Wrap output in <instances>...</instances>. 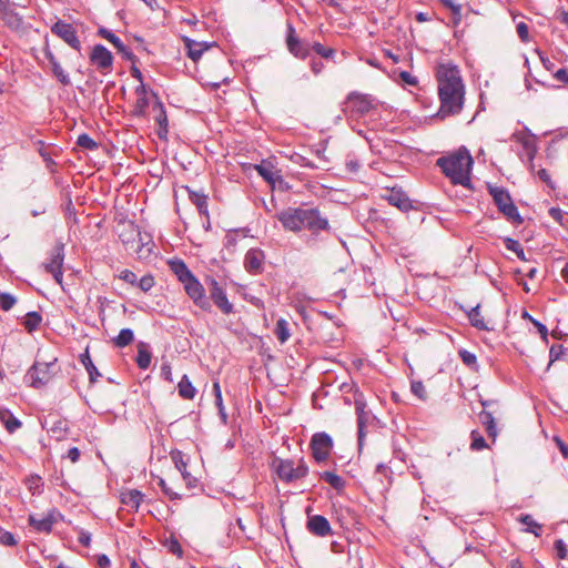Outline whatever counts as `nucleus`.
<instances>
[{"label":"nucleus","mask_w":568,"mask_h":568,"mask_svg":"<svg viewBox=\"0 0 568 568\" xmlns=\"http://www.w3.org/2000/svg\"><path fill=\"white\" fill-rule=\"evenodd\" d=\"M436 81L440 102L437 116L445 119L460 113L466 89L459 68L452 62L439 63L436 68Z\"/></svg>","instance_id":"1"},{"label":"nucleus","mask_w":568,"mask_h":568,"mask_svg":"<svg viewBox=\"0 0 568 568\" xmlns=\"http://www.w3.org/2000/svg\"><path fill=\"white\" fill-rule=\"evenodd\" d=\"M283 227L291 232L307 229L313 233L328 229V221L317 209L288 207L276 214Z\"/></svg>","instance_id":"2"},{"label":"nucleus","mask_w":568,"mask_h":568,"mask_svg":"<svg viewBox=\"0 0 568 568\" xmlns=\"http://www.w3.org/2000/svg\"><path fill=\"white\" fill-rule=\"evenodd\" d=\"M437 165L454 184L463 186L470 184L473 158L466 149L463 148L448 156L439 158Z\"/></svg>","instance_id":"3"},{"label":"nucleus","mask_w":568,"mask_h":568,"mask_svg":"<svg viewBox=\"0 0 568 568\" xmlns=\"http://www.w3.org/2000/svg\"><path fill=\"white\" fill-rule=\"evenodd\" d=\"M57 358L50 362L37 361L27 372L24 381L32 388L45 387L55 374Z\"/></svg>","instance_id":"4"},{"label":"nucleus","mask_w":568,"mask_h":568,"mask_svg":"<svg viewBox=\"0 0 568 568\" xmlns=\"http://www.w3.org/2000/svg\"><path fill=\"white\" fill-rule=\"evenodd\" d=\"M345 111L351 118H361L378 109L381 103L369 94L352 92L345 102Z\"/></svg>","instance_id":"5"},{"label":"nucleus","mask_w":568,"mask_h":568,"mask_svg":"<svg viewBox=\"0 0 568 568\" xmlns=\"http://www.w3.org/2000/svg\"><path fill=\"white\" fill-rule=\"evenodd\" d=\"M278 478L286 483H292L304 478L308 474V467L303 460L295 466L291 459L275 458L272 464Z\"/></svg>","instance_id":"6"},{"label":"nucleus","mask_w":568,"mask_h":568,"mask_svg":"<svg viewBox=\"0 0 568 568\" xmlns=\"http://www.w3.org/2000/svg\"><path fill=\"white\" fill-rule=\"evenodd\" d=\"M511 140L520 145L517 151L520 160L526 163L531 172L535 171L534 158L537 151L535 135L527 131L515 132L511 135Z\"/></svg>","instance_id":"7"},{"label":"nucleus","mask_w":568,"mask_h":568,"mask_svg":"<svg viewBox=\"0 0 568 568\" xmlns=\"http://www.w3.org/2000/svg\"><path fill=\"white\" fill-rule=\"evenodd\" d=\"M490 194L494 199L495 204L499 211L510 221L521 223L523 219L518 212V209L513 203L508 192L500 187H491Z\"/></svg>","instance_id":"8"},{"label":"nucleus","mask_w":568,"mask_h":568,"mask_svg":"<svg viewBox=\"0 0 568 568\" xmlns=\"http://www.w3.org/2000/svg\"><path fill=\"white\" fill-rule=\"evenodd\" d=\"M63 261H64V247H63V244H58L50 252L48 261L43 263L44 270L52 275V277L59 285H62Z\"/></svg>","instance_id":"9"},{"label":"nucleus","mask_w":568,"mask_h":568,"mask_svg":"<svg viewBox=\"0 0 568 568\" xmlns=\"http://www.w3.org/2000/svg\"><path fill=\"white\" fill-rule=\"evenodd\" d=\"M355 408L357 414V437L358 445L362 447L364 438H365V427L373 419V415L371 409L367 408V403L363 398V393H359L358 396L355 397Z\"/></svg>","instance_id":"10"},{"label":"nucleus","mask_w":568,"mask_h":568,"mask_svg":"<svg viewBox=\"0 0 568 568\" xmlns=\"http://www.w3.org/2000/svg\"><path fill=\"white\" fill-rule=\"evenodd\" d=\"M484 409L478 414L479 422L486 427V432L493 440L497 437V428L495 425V415L498 412V405L494 402L481 400Z\"/></svg>","instance_id":"11"},{"label":"nucleus","mask_w":568,"mask_h":568,"mask_svg":"<svg viewBox=\"0 0 568 568\" xmlns=\"http://www.w3.org/2000/svg\"><path fill=\"white\" fill-rule=\"evenodd\" d=\"M313 457L317 462L326 460L333 447V440L326 433H316L311 442Z\"/></svg>","instance_id":"12"},{"label":"nucleus","mask_w":568,"mask_h":568,"mask_svg":"<svg viewBox=\"0 0 568 568\" xmlns=\"http://www.w3.org/2000/svg\"><path fill=\"white\" fill-rule=\"evenodd\" d=\"M51 32L61 38L72 49L80 51L81 42L74 28L70 23L59 20L51 27Z\"/></svg>","instance_id":"13"},{"label":"nucleus","mask_w":568,"mask_h":568,"mask_svg":"<svg viewBox=\"0 0 568 568\" xmlns=\"http://www.w3.org/2000/svg\"><path fill=\"white\" fill-rule=\"evenodd\" d=\"M186 294L193 300V302L201 308H207L209 302L205 298L203 285L192 275L185 282H183Z\"/></svg>","instance_id":"14"},{"label":"nucleus","mask_w":568,"mask_h":568,"mask_svg":"<svg viewBox=\"0 0 568 568\" xmlns=\"http://www.w3.org/2000/svg\"><path fill=\"white\" fill-rule=\"evenodd\" d=\"M306 527L311 534L317 537H326L333 534L328 520L322 515L308 516Z\"/></svg>","instance_id":"15"},{"label":"nucleus","mask_w":568,"mask_h":568,"mask_svg":"<svg viewBox=\"0 0 568 568\" xmlns=\"http://www.w3.org/2000/svg\"><path fill=\"white\" fill-rule=\"evenodd\" d=\"M90 60L98 69L101 70L111 69L113 64L112 53L102 44L93 47Z\"/></svg>","instance_id":"16"},{"label":"nucleus","mask_w":568,"mask_h":568,"mask_svg":"<svg viewBox=\"0 0 568 568\" xmlns=\"http://www.w3.org/2000/svg\"><path fill=\"white\" fill-rule=\"evenodd\" d=\"M171 459L174 463L176 469L181 473L186 487L187 488H194L197 485V479L194 477L191 473L186 469V460L184 459V455L180 450H172L171 452Z\"/></svg>","instance_id":"17"},{"label":"nucleus","mask_w":568,"mask_h":568,"mask_svg":"<svg viewBox=\"0 0 568 568\" xmlns=\"http://www.w3.org/2000/svg\"><path fill=\"white\" fill-rule=\"evenodd\" d=\"M210 292L213 302L224 314H230L233 312V305L229 302L225 291L215 280H212L211 282Z\"/></svg>","instance_id":"18"},{"label":"nucleus","mask_w":568,"mask_h":568,"mask_svg":"<svg viewBox=\"0 0 568 568\" xmlns=\"http://www.w3.org/2000/svg\"><path fill=\"white\" fill-rule=\"evenodd\" d=\"M264 257L263 251L258 248L248 250L244 257L245 270L254 274L261 273Z\"/></svg>","instance_id":"19"},{"label":"nucleus","mask_w":568,"mask_h":568,"mask_svg":"<svg viewBox=\"0 0 568 568\" xmlns=\"http://www.w3.org/2000/svg\"><path fill=\"white\" fill-rule=\"evenodd\" d=\"M286 42L288 51L294 57L305 59L308 55V44L294 37V28L292 26H288V36Z\"/></svg>","instance_id":"20"},{"label":"nucleus","mask_w":568,"mask_h":568,"mask_svg":"<svg viewBox=\"0 0 568 568\" xmlns=\"http://www.w3.org/2000/svg\"><path fill=\"white\" fill-rule=\"evenodd\" d=\"M44 55L50 64L53 75L59 80L61 84L69 85L71 83L69 74L63 70L49 47H45Z\"/></svg>","instance_id":"21"},{"label":"nucleus","mask_w":568,"mask_h":568,"mask_svg":"<svg viewBox=\"0 0 568 568\" xmlns=\"http://www.w3.org/2000/svg\"><path fill=\"white\" fill-rule=\"evenodd\" d=\"M154 242L149 234L139 233V245L135 250L136 256L141 261H148L155 255Z\"/></svg>","instance_id":"22"},{"label":"nucleus","mask_w":568,"mask_h":568,"mask_svg":"<svg viewBox=\"0 0 568 568\" xmlns=\"http://www.w3.org/2000/svg\"><path fill=\"white\" fill-rule=\"evenodd\" d=\"M99 34L108 40L113 47L125 58L126 60H132L133 54L130 49L121 41L119 37H116L113 32L105 28L99 29Z\"/></svg>","instance_id":"23"},{"label":"nucleus","mask_w":568,"mask_h":568,"mask_svg":"<svg viewBox=\"0 0 568 568\" xmlns=\"http://www.w3.org/2000/svg\"><path fill=\"white\" fill-rule=\"evenodd\" d=\"M184 43L187 49V55L194 62L199 61L202 54L209 50L214 43L199 42L187 37L184 38Z\"/></svg>","instance_id":"24"},{"label":"nucleus","mask_w":568,"mask_h":568,"mask_svg":"<svg viewBox=\"0 0 568 568\" xmlns=\"http://www.w3.org/2000/svg\"><path fill=\"white\" fill-rule=\"evenodd\" d=\"M258 174L270 184L275 185L281 181L280 172L273 166L271 162L263 161L261 164L254 165Z\"/></svg>","instance_id":"25"},{"label":"nucleus","mask_w":568,"mask_h":568,"mask_svg":"<svg viewBox=\"0 0 568 568\" xmlns=\"http://www.w3.org/2000/svg\"><path fill=\"white\" fill-rule=\"evenodd\" d=\"M28 521L37 531L49 534L52 530L54 518L52 514H48L41 518H38L36 515H29Z\"/></svg>","instance_id":"26"},{"label":"nucleus","mask_w":568,"mask_h":568,"mask_svg":"<svg viewBox=\"0 0 568 568\" xmlns=\"http://www.w3.org/2000/svg\"><path fill=\"white\" fill-rule=\"evenodd\" d=\"M42 426L47 427L48 433L55 440H62L67 436L68 427L64 420L58 419L50 425L49 420L45 419Z\"/></svg>","instance_id":"27"},{"label":"nucleus","mask_w":568,"mask_h":568,"mask_svg":"<svg viewBox=\"0 0 568 568\" xmlns=\"http://www.w3.org/2000/svg\"><path fill=\"white\" fill-rule=\"evenodd\" d=\"M142 500L143 494L136 489H130L121 494V503L134 511L139 510Z\"/></svg>","instance_id":"28"},{"label":"nucleus","mask_w":568,"mask_h":568,"mask_svg":"<svg viewBox=\"0 0 568 568\" xmlns=\"http://www.w3.org/2000/svg\"><path fill=\"white\" fill-rule=\"evenodd\" d=\"M0 422L12 434L21 427V422L8 408H0Z\"/></svg>","instance_id":"29"},{"label":"nucleus","mask_w":568,"mask_h":568,"mask_svg":"<svg viewBox=\"0 0 568 568\" xmlns=\"http://www.w3.org/2000/svg\"><path fill=\"white\" fill-rule=\"evenodd\" d=\"M169 265L170 270L176 275L181 283L185 282L193 275L182 260H171Z\"/></svg>","instance_id":"30"},{"label":"nucleus","mask_w":568,"mask_h":568,"mask_svg":"<svg viewBox=\"0 0 568 568\" xmlns=\"http://www.w3.org/2000/svg\"><path fill=\"white\" fill-rule=\"evenodd\" d=\"M274 334L281 344L286 343L291 337V327L288 321L278 318L274 328Z\"/></svg>","instance_id":"31"},{"label":"nucleus","mask_w":568,"mask_h":568,"mask_svg":"<svg viewBox=\"0 0 568 568\" xmlns=\"http://www.w3.org/2000/svg\"><path fill=\"white\" fill-rule=\"evenodd\" d=\"M2 19L12 30H19L22 27V18L11 8L3 9Z\"/></svg>","instance_id":"32"},{"label":"nucleus","mask_w":568,"mask_h":568,"mask_svg":"<svg viewBox=\"0 0 568 568\" xmlns=\"http://www.w3.org/2000/svg\"><path fill=\"white\" fill-rule=\"evenodd\" d=\"M151 352L148 344L141 342L138 345L136 364L141 369H146L151 364Z\"/></svg>","instance_id":"33"},{"label":"nucleus","mask_w":568,"mask_h":568,"mask_svg":"<svg viewBox=\"0 0 568 568\" xmlns=\"http://www.w3.org/2000/svg\"><path fill=\"white\" fill-rule=\"evenodd\" d=\"M387 200L392 205L400 210H407L410 206L409 199L399 191L393 190L387 196Z\"/></svg>","instance_id":"34"},{"label":"nucleus","mask_w":568,"mask_h":568,"mask_svg":"<svg viewBox=\"0 0 568 568\" xmlns=\"http://www.w3.org/2000/svg\"><path fill=\"white\" fill-rule=\"evenodd\" d=\"M519 521L524 524L527 528L526 531L534 534L536 537L541 535V525L538 524L531 515H521L519 517Z\"/></svg>","instance_id":"35"},{"label":"nucleus","mask_w":568,"mask_h":568,"mask_svg":"<svg viewBox=\"0 0 568 568\" xmlns=\"http://www.w3.org/2000/svg\"><path fill=\"white\" fill-rule=\"evenodd\" d=\"M26 486L33 496L40 495L43 490V480L38 475H30L26 479Z\"/></svg>","instance_id":"36"},{"label":"nucleus","mask_w":568,"mask_h":568,"mask_svg":"<svg viewBox=\"0 0 568 568\" xmlns=\"http://www.w3.org/2000/svg\"><path fill=\"white\" fill-rule=\"evenodd\" d=\"M134 339V334L131 328H123L120 331L119 335L113 338V343L118 347H125L130 345Z\"/></svg>","instance_id":"37"},{"label":"nucleus","mask_w":568,"mask_h":568,"mask_svg":"<svg viewBox=\"0 0 568 568\" xmlns=\"http://www.w3.org/2000/svg\"><path fill=\"white\" fill-rule=\"evenodd\" d=\"M42 321L41 315L38 312H29L23 321V325L28 332L36 331Z\"/></svg>","instance_id":"38"},{"label":"nucleus","mask_w":568,"mask_h":568,"mask_svg":"<svg viewBox=\"0 0 568 568\" xmlns=\"http://www.w3.org/2000/svg\"><path fill=\"white\" fill-rule=\"evenodd\" d=\"M154 110H158V114L155 115V121L159 123L161 131L166 133L168 132V118H166V113H165L162 102L156 100L154 103Z\"/></svg>","instance_id":"39"},{"label":"nucleus","mask_w":568,"mask_h":568,"mask_svg":"<svg viewBox=\"0 0 568 568\" xmlns=\"http://www.w3.org/2000/svg\"><path fill=\"white\" fill-rule=\"evenodd\" d=\"M468 317L473 326L479 329H487V325L484 321V317L479 312V305L471 308V311L468 314Z\"/></svg>","instance_id":"40"},{"label":"nucleus","mask_w":568,"mask_h":568,"mask_svg":"<svg viewBox=\"0 0 568 568\" xmlns=\"http://www.w3.org/2000/svg\"><path fill=\"white\" fill-rule=\"evenodd\" d=\"M322 478L335 489H342L345 485L343 478L332 471H324Z\"/></svg>","instance_id":"41"},{"label":"nucleus","mask_w":568,"mask_h":568,"mask_svg":"<svg viewBox=\"0 0 568 568\" xmlns=\"http://www.w3.org/2000/svg\"><path fill=\"white\" fill-rule=\"evenodd\" d=\"M550 399L560 409L568 412V393H552Z\"/></svg>","instance_id":"42"},{"label":"nucleus","mask_w":568,"mask_h":568,"mask_svg":"<svg viewBox=\"0 0 568 568\" xmlns=\"http://www.w3.org/2000/svg\"><path fill=\"white\" fill-rule=\"evenodd\" d=\"M77 144L87 150H94L98 148L97 142L91 139L88 134H80L77 140Z\"/></svg>","instance_id":"43"},{"label":"nucleus","mask_w":568,"mask_h":568,"mask_svg":"<svg viewBox=\"0 0 568 568\" xmlns=\"http://www.w3.org/2000/svg\"><path fill=\"white\" fill-rule=\"evenodd\" d=\"M471 439H473V442L470 444L471 449L481 450L487 447L484 437L477 430L471 432Z\"/></svg>","instance_id":"44"},{"label":"nucleus","mask_w":568,"mask_h":568,"mask_svg":"<svg viewBox=\"0 0 568 568\" xmlns=\"http://www.w3.org/2000/svg\"><path fill=\"white\" fill-rule=\"evenodd\" d=\"M143 292H149L154 286V277L150 274L142 276L140 280L136 278V284Z\"/></svg>","instance_id":"45"},{"label":"nucleus","mask_w":568,"mask_h":568,"mask_svg":"<svg viewBox=\"0 0 568 568\" xmlns=\"http://www.w3.org/2000/svg\"><path fill=\"white\" fill-rule=\"evenodd\" d=\"M505 243H506V247H507L509 251L515 252V253H516V255H517L520 260H523V261H525V260H526V257H525V253H524V250H523V247L520 246V244H519L517 241H515V240H513V239H507V240L505 241Z\"/></svg>","instance_id":"46"},{"label":"nucleus","mask_w":568,"mask_h":568,"mask_svg":"<svg viewBox=\"0 0 568 568\" xmlns=\"http://www.w3.org/2000/svg\"><path fill=\"white\" fill-rule=\"evenodd\" d=\"M16 298L8 294V293H2L0 294V307L3 310V311H9L13 307V305L16 304Z\"/></svg>","instance_id":"47"},{"label":"nucleus","mask_w":568,"mask_h":568,"mask_svg":"<svg viewBox=\"0 0 568 568\" xmlns=\"http://www.w3.org/2000/svg\"><path fill=\"white\" fill-rule=\"evenodd\" d=\"M459 356L464 364H466L469 367H474L477 364V357L474 353L468 352L466 349L459 351Z\"/></svg>","instance_id":"48"},{"label":"nucleus","mask_w":568,"mask_h":568,"mask_svg":"<svg viewBox=\"0 0 568 568\" xmlns=\"http://www.w3.org/2000/svg\"><path fill=\"white\" fill-rule=\"evenodd\" d=\"M158 485L161 487L162 491L171 499V500H175V499H180L181 498V495L173 491L165 483V480L161 477H159V480H158Z\"/></svg>","instance_id":"49"},{"label":"nucleus","mask_w":568,"mask_h":568,"mask_svg":"<svg viewBox=\"0 0 568 568\" xmlns=\"http://www.w3.org/2000/svg\"><path fill=\"white\" fill-rule=\"evenodd\" d=\"M555 550H556V554H557V557L560 558V559H566L568 558V548H567V545L565 544V541L562 539H557L555 541Z\"/></svg>","instance_id":"50"},{"label":"nucleus","mask_w":568,"mask_h":568,"mask_svg":"<svg viewBox=\"0 0 568 568\" xmlns=\"http://www.w3.org/2000/svg\"><path fill=\"white\" fill-rule=\"evenodd\" d=\"M549 215L560 225L566 223V213L559 207H550L548 211Z\"/></svg>","instance_id":"51"},{"label":"nucleus","mask_w":568,"mask_h":568,"mask_svg":"<svg viewBox=\"0 0 568 568\" xmlns=\"http://www.w3.org/2000/svg\"><path fill=\"white\" fill-rule=\"evenodd\" d=\"M313 50L321 57H324V58H331L333 57L334 54V50L331 49V48H326L324 47L323 44L318 43V42H315L313 44Z\"/></svg>","instance_id":"52"},{"label":"nucleus","mask_w":568,"mask_h":568,"mask_svg":"<svg viewBox=\"0 0 568 568\" xmlns=\"http://www.w3.org/2000/svg\"><path fill=\"white\" fill-rule=\"evenodd\" d=\"M0 544H2L4 546H16L17 539L13 536V534H11L9 531H3V532H0Z\"/></svg>","instance_id":"53"},{"label":"nucleus","mask_w":568,"mask_h":568,"mask_svg":"<svg viewBox=\"0 0 568 568\" xmlns=\"http://www.w3.org/2000/svg\"><path fill=\"white\" fill-rule=\"evenodd\" d=\"M119 277H120L122 281H124V282H126V283H129V284H131V285H135V284H136V278H138V277H136V275H135L132 271H130V270H123V271H121V273H120Z\"/></svg>","instance_id":"54"},{"label":"nucleus","mask_w":568,"mask_h":568,"mask_svg":"<svg viewBox=\"0 0 568 568\" xmlns=\"http://www.w3.org/2000/svg\"><path fill=\"white\" fill-rule=\"evenodd\" d=\"M517 33H518V37L523 40V41H528V38H529V28L528 26L525 23V22H519L517 24Z\"/></svg>","instance_id":"55"},{"label":"nucleus","mask_w":568,"mask_h":568,"mask_svg":"<svg viewBox=\"0 0 568 568\" xmlns=\"http://www.w3.org/2000/svg\"><path fill=\"white\" fill-rule=\"evenodd\" d=\"M148 105H149V101H148L146 95L139 97L136 100V105H135L136 113L143 114L145 112Z\"/></svg>","instance_id":"56"},{"label":"nucleus","mask_w":568,"mask_h":568,"mask_svg":"<svg viewBox=\"0 0 568 568\" xmlns=\"http://www.w3.org/2000/svg\"><path fill=\"white\" fill-rule=\"evenodd\" d=\"M179 390H195L186 375H182L178 383Z\"/></svg>","instance_id":"57"},{"label":"nucleus","mask_w":568,"mask_h":568,"mask_svg":"<svg viewBox=\"0 0 568 568\" xmlns=\"http://www.w3.org/2000/svg\"><path fill=\"white\" fill-rule=\"evenodd\" d=\"M442 3L446 8L450 9L454 14H457V16L460 14L462 7L459 4H457V3H455L454 0H442Z\"/></svg>","instance_id":"58"},{"label":"nucleus","mask_w":568,"mask_h":568,"mask_svg":"<svg viewBox=\"0 0 568 568\" xmlns=\"http://www.w3.org/2000/svg\"><path fill=\"white\" fill-rule=\"evenodd\" d=\"M399 77L408 85L417 84V79L407 71H402Z\"/></svg>","instance_id":"59"},{"label":"nucleus","mask_w":568,"mask_h":568,"mask_svg":"<svg viewBox=\"0 0 568 568\" xmlns=\"http://www.w3.org/2000/svg\"><path fill=\"white\" fill-rule=\"evenodd\" d=\"M169 550H170L172 554H174V555H176V556H179V557H181V556L183 555L182 547H181V545L179 544V541H176V540H171V541H170V544H169Z\"/></svg>","instance_id":"60"},{"label":"nucleus","mask_w":568,"mask_h":568,"mask_svg":"<svg viewBox=\"0 0 568 568\" xmlns=\"http://www.w3.org/2000/svg\"><path fill=\"white\" fill-rule=\"evenodd\" d=\"M555 79L562 83H568V70L567 69H559L554 74Z\"/></svg>","instance_id":"61"},{"label":"nucleus","mask_w":568,"mask_h":568,"mask_svg":"<svg viewBox=\"0 0 568 568\" xmlns=\"http://www.w3.org/2000/svg\"><path fill=\"white\" fill-rule=\"evenodd\" d=\"M81 453L77 447H72L68 450L67 457L72 462L77 463L80 459Z\"/></svg>","instance_id":"62"},{"label":"nucleus","mask_w":568,"mask_h":568,"mask_svg":"<svg viewBox=\"0 0 568 568\" xmlns=\"http://www.w3.org/2000/svg\"><path fill=\"white\" fill-rule=\"evenodd\" d=\"M564 353V347L561 345L558 346H551L550 348V358L551 361H556L560 357V355Z\"/></svg>","instance_id":"63"},{"label":"nucleus","mask_w":568,"mask_h":568,"mask_svg":"<svg viewBox=\"0 0 568 568\" xmlns=\"http://www.w3.org/2000/svg\"><path fill=\"white\" fill-rule=\"evenodd\" d=\"M557 19L568 27V11L560 9L557 11Z\"/></svg>","instance_id":"64"}]
</instances>
